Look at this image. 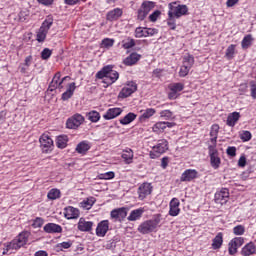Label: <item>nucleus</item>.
I'll list each match as a JSON object with an SVG mask.
<instances>
[{
	"label": "nucleus",
	"instance_id": "f257e3e1",
	"mask_svg": "<svg viewBox=\"0 0 256 256\" xmlns=\"http://www.w3.org/2000/svg\"><path fill=\"white\" fill-rule=\"evenodd\" d=\"M96 79H103L106 85H113L119 79V72L113 70L112 65H107L96 73Z\"/></svg>",
	"mask_w": 256,
	"mask_h": 256
},
{
	"label": "nucleus",
	"instance_id": "f03ea898",
	"mask_svg": "<svg viewBox=\"0 0 256 256\" xmlns=\"http://www.w3.org/2000/svg\"><path fill=\"white\" fill-rule=\"evenodd\" d=\"M29 237H31V232H21L10 243L6 245V251L3 252V255H6L8 251H17L18 249H21V247H25V245H27V242L29 241Z\"/></svg>",
	"mask_w": 256,
	"mask_h": 256
},
{
	"label": "nucleus",
	"instance_id": "7ed1b4c3",
	"mask_svg": "<svg viewBox=\"0 0 256 256\" xmlns=\"http://www.w3.org/2000/svg\"><path fill=\"white\" fill-rule=\"evenodd\" d=\"M159 223H161V215H157L154 219L147 220V221L143 222L138 227V231H139V233H142L143 235L153 233V230L157 229V227H159Z\"/></svg>",
	"mask_w": 256,
	"mask_h": 256
},
{
	"label": "nucleus",
	"instance_id": "20e7f679",
	"mask_svg": "<svg viewBox=\"0 0 256 256\" xmlns=\"http://www.w3.org/2000/svg\"><path fill=\"white\" fill-rule=\"evenodd\" d=\"M168 13L172 14V17L180 19L189 13V8L184 4H177V2H171L168 4Z\"/></svg>",
	"mask_w": 256,
	"mask_h": 256
},
{
	"label": "nucleus",
	"instance_id": "39448f33",
	"mask_svg": "<svg viewBox=\"0 0 256 256\" xmlns=\"http://www.w3.org/2000/svg\"><path fill=\"white\" fill-rule=\"evenodd\" d=\"M153 9H155V2L149 0L143 1L137 10V20L145 21V19H147V15H149Z\"/></svg>",
	"mask_w": 256,
	"mask_h": 256
},
{
	"label": "nucleus",
	"instance_id": "423d86ee",
	"mask_svg": "<svg viewBox=\"0 0 256 256\" xmlns=\"http://www.w3.org/2000/svg\"><path fill=\"white\" fill-rule=\"evenodd\" d=\"M168 99L170 101H175V99L179 98V95H181V91L185 89V84L181 82H175L168 85Z\"/></svg>",
	"mask_w": 256,
	"mask_h": 256
},
{
	"label": "nucleus",
	"instance_id": "0eeeda50",
	"mask_svg": "<svg viewBox=\"0 0 256 256\" xmlns=\"http://www.w3.org/2000/svg\"><path fill=\"white\" fill-rule=\"evenodd\" d=\"M40 148L43 153H51L55 145L53 144V139L49 134H42L39 138Z\"/></svg>",
	"mask_w": 256,
	"mask_h": 256
},
{
	"label": "nucleus",
	"instance_id": "6e6552de",
	"mask_svg": "<svg viewBox=\"0 0 256 256\" xmlns=\"http://www.w3.org/2000/svg\"><path fill=\"white\" fill-rule=\"evenodd\" d=\"M169 149V142L166 139L159 140L157 145L153 147V152L150 153L151 159H157L159 155H163Z\"/></svg>",
	"mask_w": 256,
	"mask_h": 256
},
{
	"label": "nucleus",
	"instance_id": "1a4fd4ad",
	"mask_svg": "<svg viewBox=\"0 0 256 256\" xmlns=\"http://www.w3.org/2000/svg\"><path fill=\"white\" fill-rule=\"evenodd\" d=\"M85 117L81 114H74L72 117L68 118L66 121L67 129H79L83 125Z\"/></svg>",
	"mask_w": 256,
	"mask_h": 256
},
{
	"label": "nucleus",
	"instance_id": "9d476101",
	"mask_svg": "<svg viewBox=\"0 0 256 256\" xmlns=\"http://www.w3.org/2000/svg\"><path fill=\"white\" fill-rule=\"evenodd\" d=\"M135 91H137V83L130 81L121 89L118 97L119 99H127V97H131Z\"/></svg>",
	"mask_w": 256,
	"mask_h": 256
},
{
	"label": "nucleus",
	"instance_id": "9b49d317",
	"mask_svg": "<svg viewBox=\"0 0 256 256\" xmlns=\"http://www.w3.org/2000/svg\"><path fill=\"white\" fill-rule=\"evenodd\" d=\"M129 209L122 207V208H116L110 212L111 219H114L115 221H123L125 217H127V212Z\"/></svg>",
	"mask_w": 256,
	"mask_h": 256
},
{
	"label": "nucleus",
	"instance_id": "f8f14e48",
	"mask_svg": "<svg viewBox=\"0 0 256 256\" xmlns=\"http://www.w3.org/2000/svg\"><path fill=\"white\" fill-rule=\"evenodd\" d=\"M215 203L218 205H225L229 201V190L227 188L222 189L215 193L214 196Z\"/></svg>",
	"mask_w": 256,
	"mask_h": 256
},
{
	"label": "nucleus",
	"instance_id": "ddd939ff",
	"mask_svg": "<svg viewBox=\"0 0 256 256\" xmlns=\"http://www.w3.org/2000/svg\"><path fill=\"white\" fill-rule=\"evenodd\" d=\"M152 191H153V186H151V183L145 182L141 184L138 188L139 199L143 201L145 197H147L148 195H151Z\"/></svg>",
	"mask_w": 256,
	"mask_h": 256
},
{
	"label": "nucleus",
	"instance_id": "4468645a",
	"mask_svg": "<svg viewBox=\"0 0 256 256\" xmlns=\"http://www.w3.org/2000/svg\"><path fill=\"white\" fill-rule=\"evenodd\" d=\"M121 17H123V9L121 8H114L113 10L108 11L106 14V20H108L110 23L119 21Z\"/></svg>",
	"mask_w": 256,
	"mask_h": 256
},
{
	"label": "nucleus",
	"instance_id": "2eb2a0df",
	"mask_svg": "<svg viewBox=\"0 0 256 256\" xmlns=\"http://www.w3.org/2000/svg\"><path fill=\"white\" fill-rule=\"evenodd\" d=\"M141 60V54H137V52H132L129 56H127L123 60V65H126V67H133V65H137L139 61Z\"/></svg>",
	"mask_w": 256,
	"mask_h": 256
},
{
	"label": "nucleus",
	"instance_id": "dca6fc26",
	"mask_svg": "<svg viewBox=\"0 0 256 256\" xmlns=\"http://www.w3.org/2000/svg\"><path fill=\"white\" fill-rule=\"evenodd\" d=\"M219 124H213L210 128V139L207 142V145H217V139L219 137Z\"/></svg>",
	"mask_w": 256,
	"mask_h": 256
},
{
	"label": "nucleus",
	"instance_id": "f3484780",
	"mask_svg": "<svg viewBox=\"0 0 256 256\" xmlns=\"http://www.w3.org/2000/svg\"><path fill=\"white\" fill-rule=\"evenodd\" d=\"M198 175H199V172H197V170L187 169L181 175L180 181H182V182L193 181V179H197Z\"/></svg>",
	"mask_w": 256,
	"mask_h": 256
},
{
	"label": "nucleus",
	"instance_id": "a211bd4d",
	"mask_svg": "<svg viewBox=\"0 0 256 256\" xmlns=\"http://www.w3.org/2000/svg\"><path fill=\"white\" fill-rule=\"evenodd\" d=\"M121 113H123V109L121 108H110L103 115V119L106 121H111V119H116V117H119Z\"/></svg>",
	"mask_w": 256,
	"mask_h": 256
},
{
	"label": "nucleus",
	"instance_id": "6ab92c4d",
	"mask_svg": "<svg viewBox=\"0 0 256 256\" xmlns=\"http://www.w3.org/2000/svg\"><path fill=\"white\" fill-rule=\"evenodd\" d=\"M109 231V220L101 221L96 228V235L98 237H105Z\"/></svg>",
	"mask_w": 256,
	"mask_h": 256
},
{
	"label": "nucleus",
	"instance_id": "aec40b11",
	"mask_svg": "<svg viewBox=\"0 0 256 256\" xmlns=\"http://www.w3.org/2000/svg\"><path fill=\"white\" fill-rule=\"evenodd\" d=\"M175 123L173 122H157L153 127L152 130L154 133H163L167 129H171V127H174Z\"/></svg>",
	"mask_w": 256,
	"mask_h": 256
},
{
	"label": "nucleus",
	"instance_id": "412c9836",
	"mask_svg": "<svg viewBox=\"0 0 256 256\" xmlns=\"http://www.w3.org/2000/svg\"><path fill=\"white\" fill-rule=\"evenodd\" d=\"M239 119H241V113L232 112L228 114V117L226 119V125L228 127H235V125H237V123L239 122Z\"/></svg>",
	"mask_w": 256,
	"mask_h": 256
},
{
	"label": "nucleus",
	"instance_id": "4be33fe9",
	"mask_svg": "<svg viewBox=\"0 0 256 256\" xmlns=\"http://www.w3.org/2000/svg\"><path fill=\"white\" fill-rule=\"evenodd\" d=\"M179 199L177 198H173L170 201V210H169V215H171V217H177V215H179V213H181V209H179Z\"/></svg>",
	"mask_w": 256,
	"mask_h": 256
},
{
	"label": "nucleus",
	"instance_id": "5701e85b",
	"mask_svg": "<svg viewBox=\"0 0 256 256\" xmlns=\"http://www.w3.org/2000/svg\"><path fill=\"white\" fill-rule=\"evenodd\" d=\"M75 89H77L75 82H71L70 84H68L67 90L64 93H62V101H69V99L73 97Z\"/></svg>",
	"mask_w": 256,
	"mask_h": 256
},
{
	"label": "nucleus",
	"instance_id": "b1692460",
	"mask_svg": "<svg viewBox=\"0 0 256 256\" xmlns=\"http://www.w3.org/2000/svg\"><path fill=\"white\" fill-rule=\"evenodd\" d=\"M210 161H221L219 158V151H217V144H207Z\"/></svg>",
	"mask_w": 256,
	"mask_h": 256
},
{
	"label": "nucleus",
	"instance_id": "393cba45",
	"mask_svg": "<svg viewBox=\"0 0 256 256\" xmlns=\"http://www.w3.org/2000/svg\"><path fill=\"white\" fill-rule=\"evenodd\" d=\"M255 253H256V246H255V243L253 242L246 244L241 250V255L243 256H251V255H255Z\"/></svg>",
	"mask_w": 256,
	"mask_h": 256
},
{
	"label": "nucleus",
	"instance_id": "a878e982",
	"mask_svg": "<svg viewBox=\"0 0 256 256\" xmlns=\"http://www.w3.org/2000/svg\"><path fill=\"white\" fill-rule=\"evenodd\" d=\"M78 229L79 231L89 232L91 229H93V222L86 221L84 218H80L78 222Z\"/></svg>",
	"mask_w": 256,
	"mask_h": 256
},
{
	"label": "nucleus",
	"instance_id": "bb28decb",
	"mask_svg": "<svg viewBox=\"0 0 256 256\" xmlns=\"http://www.w3.org/2000/svg\"><path fill=\"white\" fill-rule=\"evenodd\" d=\"M45 233H61L63 228L59 224L48 223L44 226Z\"/></svg>",
	"mask_w": 256,
	"mask_h": 256
},
{
	"label": "nucleus",
	"instance_id": "cd10ccee",
	"mask_svg": "<svg viewBox=\"0 0 256 256\" xmlns=\"http://www.w3.org/2000/svg\"><path fill=\"white\" fill-rule=\"evenodd\" d=\"M91 149V143L89 141H82L76 146V152L79 153L80 155H85L87 151Z\"/></svg>",
	"mask_w": 256,
	"mask_h": 256
},
{
	"label": "nucleus",
	"instance_id": "c85d7f7f",
	"mask_svg": "<svg viewBox=\"0 0 256 256\" xmlns=\"http://www.w3.org/2000/svg\"><path fill=\"white\" fill-rule=\"evenodd\" d=\"M59 83H61V72H56L48 86V90L51 92L55 91V89H57L59 86Z\"/></svg>",
	"mask_w": 256,
	"mask_h": 256
},
{
	"label": "nucleus",
	"instance_id": "c756f323",
	"mask_svg": "<svg viewBox=\"0 0 256 256\" xmlns=\"http://www.w3.org/2000/svg\"><path fill=\"white\" fill-rule=\"evenodd\" d=\"M67 143H69V137L67 135L57 136L56 147H58V149H65V147H67Z\"/></svg>",
	"mask_w": 256,
	"mask_h": 256
},
{
	"label": "nucleus",
	"instance_id": "7c9ffc66",
	"mask_svg": "<svg viewBox=\"0 0 256 256\" xmlns=\"http://www.w3.org/2000/svg\"><path fill=\"white\" fill-rule=\"evenodd\" d=\"M66 219H77L79 217V209L69 206L65 212Z\"/></svg>",
	"mask_w": 256,
	"mask_h": 256
},
{
	"label": "nucleus",
	"instance_id": "2f4dec72",
	"mask_svg": "<svg viewBox=\"0 0 256 256\" xmlns=\"http://www.w3.org/2000/svg\"><path fill=\"white\" fill-rule=\"evenodd\" d=\"M137 119V114L133 112H129L126 116H124L122 119H120V124L121 125H129L133 123Z\"/></svg>",
	"mask_w": 256,
	"mask_h": 256
},
{
	"label": "nucleus",
	"instance_id": "473e14b6",
	"mask_svg": "<svg viewBox=\"0 0 256 256\" xmlns=\"http://www.w3.org/2000/svg\"><path fill=\"white\" fill-rule=\"evenodd\" d=\"M155 113H157V110H155V108H147L141 114L139 120L140 121H147V119H151V117H153V115H155Z\"/></svg>",
	"mask_w": 256,
	"mask_h": 256
},
{
	"label": "nucleus",
	"instance_id": "72a5a7b5",
	"mask_svg": "<svg viewBox=\"0 0 256 256\" xmlns=\"http://www.w3.org/2000/svg\"><path fill=\"white\" fill-rule=\"evenodd\" d=\"M53 27V16L48 15L42 22L40 28L49 33V29Z\"/></svg>",
	"mask_w": 256,
	"mask_h": 256
},
{
	"label": "nucleus",
	"instance_id": "f704fd0d",
	"mask_svg": "<svg viewBox=\"0 0 256 256\" xmlns=\"http://www.w3.org/2000/svg\"><path fill=\"white\" fill-rule=\"evenodd\" d=\"M182 65L192 69L193 65H195V57H193V55H191V54H186L183 57Z\"/></svg>",
	"mask_w": 256,
	"mask_h": 256
},
{
	"label": "nucleus",
	"instance_id": "c9c22d12",
	"mask_svg": "<svg viewBox=\"0 0 256 256\" xmlns=\"http://www.w3.org/2000/svg\"><path fill=\"white\" fill-rule=\"evenodd\" d=\"M221 245H223V233L219 232L212 242L213 249H221Z\"/></svg>",
	"mask_w": 256,
	"mask_h": 256
},
{
	"label": "nucleus",
	"instance_id": "e433bc0d",
	"mask_svg": "<svg viewBox=\"0 0 256 256\" xmlns=\"http://www.w3.org/2000/svg\"><path fill=\"white\" fill-rule=\"evenodd\" d=\"M253 45V35L247 34L244 36L241 42L242 49H247L248 47H251Z\"/></svg>",
	"mask_w": 256,
	"mask_h": 256
},
{
	"label": "nucleus",
	"instance_id": "4c0bfd02",
	"mask_svg": "<svg viewBox=\"0 0 256 256\" xmlns=\"http://www.w3.org/2000/svg\"><path fill=\"white\" fill-rule=\"evenodd\" d=\"M87 117L91 123H98V121L101 119V114L95 110H92L87 113Z\"/></svg>",
	"mask_w": 256,
	"mask_h": 256
},
{
	"label": "nucleus",
	"instance_id": "58836bf2",
	"mask_svg": "<svg viewBox=\"0 0 256 256\" xmlns=\"http://www.w3.org/2000/svg\"><path fill=\"white\" fill-rule=\"evenodd\" d=\"M142 215H143V209H136L130 213L127 219L128 221H137V219H141Z\"/></svg>",
	"mask_w": 256,
	"mask_h": 256
},
{
	"label": "nucleus",
	"instance_id": "ea45409f",
	"mask_svg": "<svg viewBox=\"0 0 256 256\" xmlns=\"http://www.w3.org/2000/svg\"><path fill=\"white\" fill-rule=\"evenodd\" d=\"M115 45V39L104 38L100 44L101 49H111Z\"/></svg>",
	"mask_w": 256,
	"mask_h": 256
},
{
	"label": "nucleus",
	"instance_id": "a19ab883",
	"mask_svg": "<svg viewBox=\"0 0 256 256\" xmlns=\"http://www.w3.org/2000/svg\"><path fill=\"white\" fill-rule=\"evenodd\" d=\"M235 49H237V45L235 44H231L227 47L225 57L228 59V61H231V59L235 57Z\"/></svg>",
	"mask_w": 256,
	"mask_h": 256
},
{
	"label": "nucleus",
	"instance_id": "79ce46f5",
	"mask_svg": "<svg viewBox=\"0 0 256 256\" xmlns=\"http://www.w3.org/2000/svg\"><path fill=\"white\" fill-rule=\"evenodd\" d=\"M175 19H177V18L175 16H173V14L171 12L168 13L167 25L172 31H175V29H177V23H176Z\"/></svg>",
	"mask_w": 256,
	"mask_h": 256
},
{
	"label": "nucleus",
	"instance_id": "37998d69",
	"mask_svg": "<svg viewBox=\"0 0 256 256\" xmlns=\"http://www.w3.org/2000/svg\"><path fill=\"white\" fill-rule=\"evenodd\" d=\"M122 47L123 49H133V47H135V39L127 37L126 39L122 40Z\"/></svg>",
	"mask_w": 256,
	"mask_h": 256
},
{
	"label": "nucleus",
	"instance_id": "c03bdc74",
	"mask_svg": "<svg viewBox=\"0 0 256 256\" xmlns=\"http://www.w3.org/2000/svg\"><path fill=\"white\" fill-rule=\"evenodd\" d=\"M133 150L131 148H126L122 151V159H124V161H133Z\"/></svg>",
	"mask_w": 256,
	"mask_h": 256
},
{
	"label": "nucleus",
	"instance_id": "a18cd8bd",
	"mask_svg": "<svg viewBox=\"0 0 256 256\" xmlns=\"http://www.w3.org/2000/svg\"><path fill=\"white\" fill-rule=\"evenodd\" d=\"M47 33L49 32L43 30V28H39L38 33L36 35V41H38V43H43V41L47 39Z\"/></svg>",
	"mask_w": 256,
	"mask_h": 256
},
{
	"label": "nucleus",
	"instance_id": "49530a36",
	"mask_svg": "<svg viewBox=\"0 0 256 256\" xmlns=\"http://www.w3.org/2000/svg\"><path fill=\"white\" fill-rule=\"evenodd\" d=\"M135 37H136V39H141L143 37H147V28L137 27L135 29Z\"/></svg>",
	"mask_w": 256,
	"mask_h": 256
},
{
	"label": "nucleus",
	"instance_id": "de8ad7c7",
	"mask_svg": "<svg viewBox=\"0 0 256 256\" xmlns=\"http://www.w3.org/2000/svg\"><path fill=\"white\" fill-rule=\"evenodd\" d=\"M60 195H61V191H59V189H51L48 192L47 197L51 201H55V199H59Z\"/></svg>",
	"mask_w": 256,
	"mask_h": 256
},
{
	"label": "nucleus",
	"instance_id": "09e8293b",
	"mask_svg": "<svg viewBox=\"0 0 256 256\" xmlns=\"http://www.w3.org/2000/svg\"><path fill=\"white\" fill-rule=\"evenodd\" d=\"M237 249H239V246L234 243V240H231L229 242V247H228V251L230 255H235V253H237Z\"/></svg>",
	"mask_w": 256,
	"mask_h": 256
},
{
	"label": "nucleus",
	"instance_id": "8fccbe9b",
	"mask_svg": "<svg viewBox=\"0 0 256 256\" xmlns=\"http://www.w3.org/2000/svg\"><path fill=\"white\" fill-rule=\"evenodd\" d=\"M114 178H115V172H113V171L98 175V179L109 180V179H114Z\"/></svg>",
	"mask_w": 256,
	"mask_h": 256
},
{
	"label": "nucleus",
	"instance_id": "3c124183",
	"mask_svg": "<svg viewBox=\"0 0 256 256\" xmlns=\"http://www.w3.org/2000/svg\"><path fill=\"white\" fill-rule=\"evenodd\" d=\"M251 137H253V135H251V133L247 130L240 133V139L244 142L251 141Z\"/></svg>",
	"mask_w": 256,
	"mask_h": 256
},
{
	"label": "nucleus",
	"instance_id": "603ef678",
	"mask_svg": "<svg viewBox=\"0 0 256 256\" xmlns=\"http://www.w3.org/2000/svg\"><path fill=\"white\" fill-rule=\"evenodd\" d=\"M189 71H191V68L187 66H183L182 64L179 70V77H187L189 75Z\"/></svg>",
	"mask_w": 256,
	"mask_h": 256
},
{
	"label": "nucleus",
	"instance_id": "864d4df0",
	"mask_svg": "<svg viewBox=\"0 0 256 256\" xmlns=\"http://www.w3.org/2000/svg\"><path fill=\"white\" fill-rule=\"evenodd\" d=\"M93 205H95V198H93V197L85 200L82 204L84 209H91V207H93Z\"/></svg>",
	"mask_w": 256,
	"mask_h": 256
},
{
	"label": "nucleus",
	"instance_id": "5fc2aeb1",
	"mask_svg": "<svg viewBox=\"0 0 256 256\" xmlns=\"http://www.w3.org/2000/svg\"><path fill=\"white\" fill-rule=\"evenodd\" d=\"M234 235H243L245 233V226L238 225L233 228Z\"/></svg>",
	"mask_w": 256,
	"mask_h": 256
},
{
	"label": "nucleus",
	"instance_id": "6e6d98bb",
	"mask_svg": "<svg viewBox=\"0 0 256 256\" xmlns=\"http://www.w3.org/2000/svg\"><path fill=\"white\" fill-rule=\"evenodd\" d=\"M51 55H53V52L49 48H45L41 52V59L47 60V59H49V57H51Z\"/></svg>",
	"mask_w": 256,
	"mask_h": 256
},
{
	"label": "nucleus",
	"instance_id": "4d7b16f0",
	"mask_svg": "<svg viewBox=\"0 0 256 256\" xmlns=\"http://www.w3.org/2000/svg\"><path fill=\"white\" fill-rule=\"evenodd\" d=\"M159 17H161V11L160 10H156L152 14H150L149 20L152 23H155V21H157V19H159Z\"/></svg>",
	"mask_w": 256,
	"mask_h": 256
},
{
	"label": "nucleus",
	"instance_id": "13d9d810",
	"mask_svg": "<svg viewBox=\"0 0 256 256\" xmlns=\"http://www.w3.org/2000/svg\"><path fill=\"white\" fill-rule=\"evenodd\" d=\"M160 117L163 119H171L173 117V112H171V110H162L160 112Z\"/></svg>",
	"mask_w": 256,
	"mask_h": 256
},
{
	"label": "nucleus",
	"instance_id": "bf43d9fd",
	"mask_svg": "<svg viewBox=\"0 0 256 256\" xmlns=\"http://www.w3.org/2000/svg\"><path fill=\"white\" fill-rule=\"evenodd\" d=\"M45 223V220H43V218L38 217L33 221L32 226L35 228H41L43 227V224Z\"/></svg>",
	"mask_w": 256,
	"mask_h": 256
},
{
	"label": "nucleus",
	"instance_id": "052dcab7",
	"mask_svg": "<svg viewBox=\"0 0 256 256\" xmlns=\"http://www.w3.org/2000/svg\"><path fill=\"white\" fill-rule=\"evenodd\" d=\"M250 93L252 99H256V82L250 81Z\"/></svg>",
	"mask_w": 256,
	"mask_h": 256
},
{
	"label": "nucleus",
	"instance_id": "680f3d73",
	"mask_svg": "<svg viewBox=\"0 0 256 256\" xmlns=\"http://www.w3.org/2000/svg\"><path fill=\"white\" fill-rule=\"evenodd\" d=\"M226 153L229 157H235V155H237V148L235 146H229Z\"/></svg>",
	"mask_w": 256,
	"mask_h": 256
},
{
	"label": "nucleus",
	"instance_id": "e2e57ef3",
	"mask_svg": "<svg viewBox=\"0 0 256 256\" xmlns=\"http://www.w3.org/2000/svg\"><path fill=\"white\" fill-rule=\"evenodd\" d=\"M159 33V30L156 28H146V37H153V35H157Z\"/></svg>",
	"mask_w": 256,
	"mask_h": 256
},
{
	"label": "nucleus",
	"instance_id": "0e129e2a",
	"mask_svg": "<svg viewBox=\"0 0 256 256\" xmlns=\"http://www.w3.org/2000/svg\"><path fill=\"white\" fill-rule=\"evenodd\" d=\"M232 241H234V243L238 247H241L243 245V243H245V238H243V237H236V238L232 239Z\"/></svg>",
	"mask_w": 256,
	"mask_h": 256
},
{
	"label": "nucleus",
	"instance_id": "69168bd1",
	"mask_svg": "<svg viewBox=\"0 0 256 256\" xmlns=\"http://www.w3.org/2000/svg\"><path fill=\"white\" fill-rule=\"evenodd\" d=\"M71 245H73V243L71 241H68L58 244V247H60L61 249H69Z\"/></svg>",
	"mask_w": 256,
	"mask_h": 256
},
{
	"label": "nucleus",
	"instance_id": "338daca9",
	"mask_svg": "<svg viewBox=\"0 0 256 256\" xmlns=\"http://www.w3.org/2000/svg\"><path fill=\"white\" fill-rule=\"evenodd\" d=\"M38 3H40L41 5H45L46 7H49L50 5H53V2L55 0H37Z\"/></svg>",
	"mask_w": 256,
	"mask_h": 256
},
{
	"label": "nucleus",
	"instance_id": "774afa93",
	"mask_svg": "<svg viewBox=\"0 0 256 256\" xmlns=\"http://www.w3.org/2000/svg\"><path fill=\"white\" fill-rule=\"evenodd\" d=\"M31 61H33V56H27L24 60L25 67H31Z\"/></svg>",
	"mask_w": 256,
	"mask_h": 256
}]
</instances>
